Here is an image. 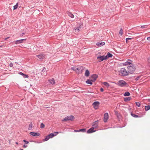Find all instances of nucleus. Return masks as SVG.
I'll use <instances>...</instances> for the list:
<instances>
[{"label":"nucleus","instance_id":"7","mask_svg":"<svg viewBox=\"0 0 150 150\" xmlns=\"http://www.w3.org/2000/svg\"><path fill=\"white\" fill-rule=\"evenodd\" d=\"M26 40V39H22L15 41L13 42H14L15 44H18L23 43L24 41H25Z\"/></svg>","mask_w":150,"mask_h":150},{"label":"nucleus","instance_id":"38","mask_svg":"<svg viewBox=\"0 0 150 150\" xmlns=\"http://www.w3.org/2000/svg\"><path fill=\"white\" fill-rule=\"evenodd\" d=\"M133 38H126V42L127 43H128V40H132Z\"/></svg>","mask_w":150,"mask_h":150},{"label":"nucleus","instance_id":"1","mask_svg":"<svg viewBox=\"0 0 150 150\" xmlns=\"http://www.w3.org/2000/svg\"><path fill=\"white\" fill-rule=\"evenodd\" d=\"M128 72L129 73L132 74L136 69L135 65L134 64H132V65L127 67Z\"/></svg>","mask_w":150,"mask_h":150},{"label":"nucleus","instance_id":"19","mask_svg":"<svg viewBox=\"0 0 150 150\" xmlns=\"http://www.w3.org/2000/svg\"><path fill=\"white\" fill-rule=\"evenodd\" d=\"M115 114L116 115L117 117L118 118V119H121L122 118V116L117 111H115Z\"/></svg>","mask_w":150,"mask_h":150},{"label":"nucleus","instance_id":"46","mask_svg":"<svg viewBox=\"0 0 150 150\" xmlns=\"http://www.w3.org/2000/svg\"><path fill=\"white\" fill-rule=\"evenodd\" d=\"M9 66L11 67H13V64L12 63H11L9 64Z\"/></svg>","mask_w":150,"mask_h":150},{"label":"nucleus","instance_id":"3","mask_svg":"<svg viewBox=\"0 0 150 150\" xmlns=\"http://www.w3.org/2000/svg\"><path fill=\"white\" fill-rule=\"evenodd\" d=\"M75 117L71 115L65 117L62 120V121L65 122L69 120L73 121Z\"/></svg>","mask_w":150,"mask_h":150},{"label":"nucleus","instance_id":"40","mask_svg":"<svg viewBox=\"0 0 150 150\" xmlns=\"http://www.w3.org/2000/svg\"><path fill=\"white\" fill-rule=\"evenodd\" d=\"M141 77V76H137L136 78L135 79V81H137Z\"/></svg>","mask_w":150,"mask_h":150},{"label":"nucleus","instance_id":"45","mask_svg":"<svg viewBox=\"0 0 150 150\" xmlns=\"http://www.w3.org/2000/svg\"><path fill=\"white\" fill-rule=\"evenodd\" d=\"M79 26H80V27H81V25H83V23L81 22H80V23H79Z\"/></svg>","mask_w":150,"mask_h":150},{"label":"nucleus","instance_id":"25","mask_svg":"<svg viewBox=\"0 0 150 150\" xmlns=\"http://www.w3.org/2000/svg\"><path fill=\"white\" fill-rule=\"evenodd\" d=\"M90 72L88 69H86L85 72V75L86 77H88L89 76Z\"/></svg>","mask_w":150,"mask_h":150},{"label":"nucleus","instance_id":"13","mask_svg":"<svg viewBox=\"0 0 150 150\" xmlns=\"http://www.w3.org/2000/svg\"><path fill=\"white\" fill-rule=\"evenodd\" d=\"M30 135L35 137H37L40 136V133L38 132H30Z\"/></svg>","mask_w":150,"mask_h":150},{"label":"nucleus","instance_id":"8","mask_svg":"<svg viewBox=\"0 0 150 150\" xmlns=\"http://www.w3.org/2000/svg\"><path fill=\"white\" fill-rule=\"evenodd\" d=\"M100 104V102L98 101H95L92 104L94 108L96 109L98 108Z\"/></svg>","mask_w":150,"mask_h":150},{"label":"nucleus","instance_id":"27","mask_svg":"<svg viewBox=\"0 0 150 150\" xmlns=\"http://www.w3.org/2000/svg\"><path fill=\"white\" fill-rule=\"evenodd\" d=\"M132 99L131 97H128L124 98V100L125 102H128Z\"/></svg>","mask_w":150,"mask_h":150},{"label":"nucleus","instance_id":"36","mask_svg":"<svg viewBox=\"0 0 150 150\" xmlns=\"http://www.w3.org/2000/svg\"><path fill=\"white\" fill-rule=\"evenodd\" d=\"M45 127V125L43 123H41L40 127L41 128H43Z\"/></svg>","mask_w":150,"mask_h":150},{"label":"nucleus","instance_id":"54","mask_svg":"<svg viewBox=\"0 0 150 150\" xmlns=\"http://www.w3.org/2000/svg\"><path fill=\"white\" fill-rule=\"evenodd\" d=\"M15 143L17 144H18V143L17 142H16Z\"/></svg>","mask_w":150,"mask_h":150},{"label":"nucleus","instance_id":"18","mask_svg":"<svg viewBox=\"0 0 150 150\" xmlns=\"http://www.w3.org/2000/svg\"><path fill=\"white\" fill-rule=\"evenodd\" d=\"M36 57L40 59H43L45 58V55L44 54H40L38 55H36Z\"/></svg>","mask_w":150,"mask_h":150},{"label":"nucleus","instance_id":"37","mask_svg":"<svg viewBox=\"0 0 150 150\" xmlns=\"http://www.w3.org/2000/svg\"><path fill=\"white\" fill-rule=\"evenodd\" d=\"M119 34L121 35H122L123 34V30L122 28H121L119 32Z\"/></svg>","mask_w":150,"mask_h":150},{"label":"nucleus","instance_id":"30","mask_svg":"<svg viewBox=\"0 0 150 150\" xmlns=\"http://www.w3.org/2000/svg\"><path fill=\"white\" fill-rule=\"evenodd\" d=\"M103 84H104V85H105V86H106L107 88H108L109 87V86H110V84L109 83H108L107 82H104L103 83Z\"/></svg>","mask_w":150,"mask_h":150},{"label":"nucleus","instance_id":"5","mask_svg":"<svg viewBox=\"0 0 150 150\" xmlns=\"http://www.w3.org/2000/svg\"><path fill=\"white\" fill-rule=\"evenodd\" d=\"M120 72L122 74L121 76H125L129 75V72L126 70L124 68H122L121 69Z\"/></svg>","mask_w":150,"mask_h":150},{"label":"nucleus","instance_id":"10","mask_svg":"<svg viewBox=\"0 0 150 150\" xmlns=\"http://www.w3.org/2000/svg\"><path fill=\"white\" fill-rule=\"evenodd\" d=\"M109 118V116L108 113L106 112L104 115L103 121L105 122L107 121V120Z\"/></svg>","mask_w":150,"mask_h":150},{"label":"nucleus","instance_id":"9","mask_svg":"<svg viewBox=\"0 0 150 150\" xmlns=\"http://www.w3.org/2000/svg\"><path fill=\"white\" fill-rule=\"evenodd\" d=\"M91 77L92 79H91L92 81L94 82L96 80V79L98 77V76L97 74H93L91 76Z\"/></svg>","mask_w":150,"mask_h":150},{"label":"nucleus","instance_id":"17","mask_svg":"<svg viewBox=\"0 0 150 150\" xmlns=\"http://www.w3.org/2000/svg\"><path fill=\"white\" fill-rule=\"evenodd\" d=\"M105 42H98L96 43V45L98 47H101V46L104 45Z\"/></svg>","mask_w":150,"mask_h":150},{"label":"nucleus","instance_id":"16","mask_svg":"<svg viewBox=\"0 0 150 150\" xmlns=\"http://www.w3.org/2000/svg\"><path fill=\"white\" fill-rule=\"evenodd\" d=\"M86 128H82L79 129L74 130V132H86Z\"/></svg>","mask_w":150,"mask_h":150},{"label":"nucleus","instance_id":"34","mask_svg":"<svg viewBox=\"0 0 150 150\" xmlns=\"http://www.w3.org/2000/svg\"><path fill=\"white\" fill-rule=\"evenodd\" d=\"M18 3H17L16 4L13 6V10H15L18 8Z\"/></svg>","mask_w":150,"mask_h":150},{"label":"nucleus","instance_id":"29","mask_svg":"<svg viewBox=\"0 0 150 150\" xmlns=\"http://www.w3.org/2000/svg\"><path fill=\"white\" fill-rule=\"evenodd\" d=\"M33 127V125L32 123L31 122L30 123V124L29 125L28 129L29 130H30Z\"/></svg>","mask_w":150,"mask_h":150},{"label":"nucleus","instance_id":"4","mask_svg":"<svg viewBox=\"0 0 150 150\" xmlns=\"http://www.w3.org/2000/svg\"><path fill=\"white\" fill-rule=\"evenodd\" d=\"M56 134H54V133H51L46 136L45 138L43 139V142L46 141L48 140L50 138L53 137L54 136H56Z\"/></svg>","mask_w":150,"mask_h":150},{"label":"nucleus","instance_id":"24","mask_svg":"<svg viewBox=\"0 0 150 150\" xmlns=\"http://www.w3.org/2000/svg\"><path fill=\"white\" fill-rule=\"evenodd\" d=\"M77 68L78 67H77L76 66H74L73 67H71V69L75 71L76 72L77 70L79 69V70H80L81 69V68H80V69H77Z\"/></svg>","mask_w":150,"mask_h":150},{"label":"nucleus","instance_id":"47","mask_svg":"<svg viewBox=\"0 0 150 150\" xmlns=\"http://www.w3.org/2000/svg\"><path fill=\"white\" fill-rule=\"evenodd\" d=\"M147 39L148 41H150V37H147Z\"/></svg>","mask_w":150,"mask_h":150},{"label":"nucleus","instance_id":"21","mask_svg":"<svg viewBox=\"0 0 150 150\" xmlns=\"http://www.w3.org/2000/svg\"><path fill=\"white\" fill-rule=\"evenodd\" d=\"M113 55L110 52H108L107 53V55L105 56L107 59L109 58H111L112 57Z\"/></svg>","mask_w":150,"mask_h":150},{"label":"nucleus","instance_id":"35","mask_svg":"<svg viewBox=\"0 0 150 150\" xmlns=\"http://www.w3.org/2000/svg\"><path fill=\"white\" fill-rule=\"evenodd\" d=\"M81 28V27H80V26H79L78 27H77L75 28H74V29L75 30V32H76L78 31H79V28Z\"/></svg>","mask_w":150,"mask_h":150},{"label":"nucleus","instance_id":"49","mask_svg":"<svg viewBox=\"0 0 150 150\" xmlns=\"http://www.w3.org/2000/svg\"><path fill=\"white\" fill-rule=\"evenodd\" d=\"M25 144H24L23 146V147L24 148H26L27 147V146L25 145Z\"/></svg>","mask_w":150,"mask_h":150},{"label":"nucleus","instance_id":"32","mask_svg":"<svg viewBox=\"0 0 150 150\" xmlns=\"http://www.w3.org/2000/svg\"><path fill=\"white\" fill-rule=\"evenodd\" d=\"M68 16L71 17V18H74V16L71 12H69L68 13Z\"/></svg>","mask_w":150,"mask_h":150},{"label":"nucleus","instance_id":"23","mask_svg":"<svg viewBox=\"0 0 150 150\" xmlns=\"http://www.w3.org/2000/svg\"><path fill=\"white\" fill-rule=\"evenodd\" d=\"M92 82H93L92 81V80L91 79H87L86 81V83L87 84H89L90 85H92L93 84Z\"/></svg>","mask_w":150,"mask_h":150},{"label":"nucleus","instance_id":"41","mask_svg":"<svg viewBox=\"0 0 150 150\" xmlns=\"http://www.w3.org/2000/svg\"><path fill=\"white\" fill-rule=\"evenodd\" d=\"M136 105L138 107H140V103L139 102H136L135 103Z\"/></svg>","mask_w":150,"mask_h":150},{"label":"nucleus","instance_id":"14","mask_svg":"<svg viewBox=\"0 0 150 150\" xmlns=\"http://www.w3.org/2000/svg\"><path fill=\"white\" fill-rule=\"evenodd\" d=\"M132 62V61H131V60L128 59L127 60L126 62L122 64L123 65V66H126L132 64L131 63Z\"/></svg>","mask_w":150,"mask_h":150},{"label":"nucleus","instance_id":"20","mask_svg":"<svg viewBox=\"0 0 150 150\" xmlns=\"http://www.w3.org/2000/svg\"><path fill=\"white\" fill-rule=\"evenodd\" d=\"M130 114L132 116L135 118L141 117H142V116L141 115H135V114L133 113L132 112H131Z\"/></svg>","mask_w":150,"mask_h":150},{"label":"nucleus","instance_id":"22","mask_svg":"<svg viewBox=\"0 0 150 150\" xmlns=\"http://www.w3.org/2000/svg\"><path fill=\"white\" fill-rule=\"evenodd\" d=\"M19 74L20 75L23 76L24 78H28L29 77L28 76L27 74H24L22 72H19Z\"/></svg>","mask_w":150,"mask_h":150},{"label":"nucleus","instance_id":"52","mask_svg":"<svg viewBox=\"0 0 150 150\" xmlns=\"http://www.w3.org/2000/svg\"><path fill=\"white\" fill-rule=\"evenodd\" d=\"M147 100L148 102H150V99H148Z\"/></svg>","mask_w":150,"mask_h":150},{"label":"nucleus","instance_id":"56","mask_svg":"<svg viewBox=\"0 0 150 150\" xmlns=\"http://www.w3.org/2000/svg\"><path fill=\"white\" fill-rule=\"evenodd\" d=\"M19 150H23V149H19Z\"/></svg>","mask_w":150,"mask_h":150},{"label":"nucleus","instance_id":"51","mask_svg":"<svg viewBox=\"0 0 150 150\" xmlns=\"http://www.w3.org/2000/svg\"><path fill=\"white\" fill-rule=\"evenodd\" d=\"M9 38H10V37H8L6 38H5L4 39V40H7Z\"/></svg>","mask_w":150,"mask_h":150},{"label":"nucleus","instance_id":"33","mask_svg":"<svg viewBox=\"0 0 150 150\" xmlns=\"http://www.w3.org/2000/svg\"><path fill=\"white\" fill-rule=\"evenodd\" d=\"M147 61L148 62V65L149 66H150V56L147 58Z\"/></svg>","mask_w":150,"mask_h":150},{"label":"nucleus","instance_id":"2","mask_svg":"<svg viewBox=\"0 0 150 150\" xmlns=\"http://www.w3.org/2000/svg\"><path fill=\"white\" fill-rule=\"evenodd\" d=\"M116 85L118 86L121 87H127L128 86V83L125 81L123 80H120L119 81L116 83Z\"/></svg>","mask_w":150,"mask_h":150},{"label":"nucleus","instance_id":"48","mask_svg":"<svg viewBox=\"0 0 150 150\" xmlns=\"http://www.w3.org/2000/svg\"><path fill=\"white\" fill-rule=\"evenodd\" d=\"M59 133L58 132H54V134H56V135Z\"/></svg>","mask_w":150,"mask_h":150},{"label":"nucleus","instance_id":"42","mask_svg":"<svg viewBox=\"0 0 150 150\" xmlns=\"http://www.w3.org/2000/svg\"><path fill=\"white\" fill-rule=\"evenodd\" d=\"M23 142L25 143V144H27L29 143V142L25 140H23Z\"/></svg>","mask_w":150,"mask_h":150},{"label":"nucleus","instance_id":"50","mask_svg":"<svg viewBox=\"0 0 150 150\" xmlns=\"http://www.w3.org/2000/svg\"><path fill=\"white\" fill-rule=\"evenodd\" d=\"M25 34V33H21V34H20V36H23V35H24Z\"/></svg>","mask_w":150,"mask_h":150},{"label":"nucleus","instance_id":"31","mask_svg":"<svg viewBox=\"0 0 150 150\" xmlns=\"http://www.w3.org/2000/svg\"><path fill=\"white\" fill-rule=\"evenodd\" d=\"M123 95L124 96H129L130 95V93L129 92L127 91L125 92Z\"/></svg>","mask_w":150,"mask_h":150},{"label":"nucleus","instance_id":"12","mask_svg":"<svg viewBox=\"0 0 150 150\" xmlns=\"http://www.w3.org/2000/svg\"><path fill=\"white\" fill-rule=\"evenodd\" d=\"M80 68H81V69L80 70H79V69L77 70L76 72V74H79L80 73H82L84 69L83 67L82 66H79V67L77 68V69H80Z\"/></svg>","mask_w":150,"mask_h":150},{"label":"nucleus","instance_id":"55","mask_svg":"<svg viewBox=\"0 0 150 150\" xmlns=\"http://www.w3.org/2000/svg\"><path fill=\"white\" fill-rule=\"evenodd\" d=\"M3 46V45H1V46H0V47H2Z\"/></svg>","mask_w":150,"mask_h":150},{"label":"nucleus","instance_id":"6","mask_svg":"<svg viewBox=\"0 0 150 150\" xmlns=\"http://www.w3.org/2000/svg\"><path fill=\"white\" fill-rule=\"evenodd\" d=\"M97 59H98L100 60V61H99V62H100L104 60L107 59L106 56H105L104 55L99 56H98V57L97 58Z\"/></svg>","mask_w":150,"mask_h":150},{"label":"nucleus","instance_id":"44","mask_svg":"<svg viewBox=\"0 0 150 150\" xmlns=\"http://www.w3.org/2000/svg\"><path fill=\"white\" fill-rule=\"evenodd\" d=\"M100 90L101 92H103L104 91V89L103 88H101L100 89Z\"/></svg>","mask_w":150,"mask_h":150},{"label":"nucleus","instance_id":"26","mask_svg":"<svg viewBox=\"0 0 150 150\" xmlns=\"http://www.w3.org/2000/svg\"><path fill=\"white\" fill-rule=\"evenodd\" d=\"M49 82L52 84H54L55 83V82L53 78L50 79L48 80Z\"/></svg>","mask_w":150,"mask_h":150},{"label":"nucleus","instance_id":"39","mask_svg":"<svg viewBox=\"0 0 150 150\" xmlns=\"http://www.w3.org/2000/svg\"><path fill=\"white\" fill-rule=\"evenodd\" d=\"M46 71L47 70L46 68L44 67L43 68V69L41 71L43 73H46Z\"/></svg>","mask_w":150,"mask_h":150},{"label":"nucleus","instance_id":"43","mask_svg":"<svg viewBox=\"0 0 150 150\" xmlns=\"http://www.w3.org/2000/svg\"><path fill=\"white\" fill-rule=\"evenodd\" d=\"M147 26V25H142L141 26V28H146Z\"/></svg>","mask_w":150,"mask_h":150},{"label":"nucleus","instance_id":"53","mask_svg":"<svg viewBox=\"0 0 150 150\" xmlns=\"http://www.w3.org/2000/svg\"><path fill=\"white\" fill-rule=\"evenodd\" d=\"M113 83L115 84H116V83H116L115 82H113Z\"/></svg>","mask_w":150,"mask_h":150},{"label":"nucleus","instance_id":"15","mask_svg":"<svg viewBox=\"0 0 150 150\" xmlns=\"http://www.w3.org/2000/svg\"><path fill=\"white\" fill-rule=\"evenodd\" d=\"M96 131V130H94V128L92 127L88 129L86 132L88 134L91 133L93 132H95Z\"/></svg>","mask_w":150,"mask_h":150},{"label":"nucleus","instance_id":"11","mask_svg":"<svg viewBox=\"0 0 150 150\" xmlns=\"http://www.w3.org/2000/svg\"><path fill=\"white\" fill-rule=\"evenodd\" d=\"M98 120L95 121L93 123V124L92 125V127L94 128V129L95 128H97L98 127Z\"/></svg>","mask_w":150,"mask_h":150},{"label":"nucleus","instance_id":"28","mask_svg":"<svg viewBox=\"0 0 150 150\" xmlns=\"http://www.w3.org/2000/svg\"><path fill=\"white\" fill-rule=\"evenodd\" d=\"M149 105L145 106V110L147 111L150 109V103H149Z\"/></svg>","mask_w":150,"mask_h":150}]
</instances>
